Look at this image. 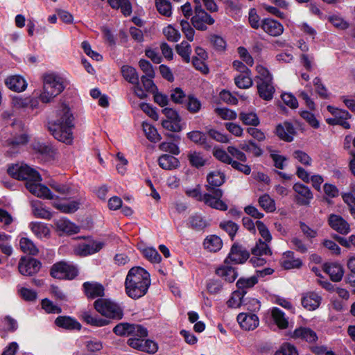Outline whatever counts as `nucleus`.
<instances>
[{
  "label": "nucleus",
  "mask_w": 355,
  "mask_h": 355,
  "mask_svg": "<svg viewBox=\"0 0 355 355\" xmlns=\"http://www.w3.org/2000/svg\"><path fill=\"white\" fill-rule=\"evenodd\" d=\"M8 173L15 179L26 180V187L34 196L44 199L54 198L50 189L40 183L42 177L40 173L27 164H12L8 168Z\"/></svg>",
  "instance_id": "obj_1"
},
{
  "label": "nucleus",
  "mask_w": 355,
  "mask_h": 355,
  "mask_svg": "<svg viewBox=\"0 0 355 355\" xmlns=\"http://www.w3.org/2000/svg\"><path fill=\"white\" fill-rule=\"evenodd\" d=\"M113 331L120 336H131L128 344L134 349L148 354H155L158 349L155 342L144 339L148 336V331L140 324L120 323L114 327Z\"/></svg>",
  "instance_id": "obj_2"
},
{
  "label": "nucleus",
  "mask_w": 355,
  "mask_h": 355,
  "mask_svg": "<svg viewBox=\"0 0 355 355\" xmlns=\"http://www.w3.org/2000/svg\"><path fill=\"white\" fill-rule=\"evenodd\" d=\"M73 119L69 107L65 104H61L56 110L55 119L49 123V129L54 138L71 144L73 141Z\"/></svg>",
  "instance_id": "obj_3"
},
{
  "label": "nucleus",
  "mask_w": 355,
  "mask_h": 355,
  "mask_svg": "<svg viewBox=\"0 0 355 355\" xmlns=\"http://www.w3.org/2000/svg\"><path fill=\"white\" fill-rule=\"evenodd\" d=\"M150 285L149 273L141 267H133L128 272L125 281L126 294L132 299L144 296Z\"/></svg>",
  "instance_id": "obj_4"
},
{
  "label": "nucleus",
  "mask_w": 355,
  "mask_h": 355,
  "mask_svg": "<svg viewBox=\"0 0 355 355\" xmlns=\"http://www.w3.org/2000/svg\"><path fill=\"white\" fill-rule=\"evenodd\" d=\"M65 88L64 80L54 73L43 75V89L38 96L43 103L51 102Z\"/></svg>",
  "instance_id": "obj_5"
},
{
  "label": "nucleus",
  "mask_w": 355,
  "mask_h": 355,
  "mask_svg": "<svg viewBox=\"0 0 355 355\" xmlns=\"http://www.w3.org/2000/svg\"><path fill=\"white\" fill-rule=\"evenodd\" d=\"M207 184L205 185L207 191L212 195V198L218 202H223L221 198L223 191L218 187L225 182V175L220 171L216 170L209 172L207 175Z\"/></svg>",
  "instance_id": "obj_6"
},
{
  "label": "nucleus",
  "mask_w": 355,
  "mask_h": 355,
  "mask_svg": "<svg viewBox=\"0 0 355 355\" xmlns=\"http://www.w3.org/2000/svg\"><path fill=\"white\" fill-rule=\"evenodd\" d=\"M185 193L189 197L195 198L198 201L203 202L206 205L211 208L221 211L227 209V205L224 202L216 201L209 192L202 194L201 193V187L199 184L196 185L194 188L187 189Z\"/></svg>",
  "instance_id": "obj_7"
},
{
  "label": "nucleus",
  "mask_w": 355,
  "mask_h": 355,
  "mask_svg": "<svg viewBox=\"0 0 355 355\" xmlns=\"http://www.w3.org/2000/svg\"><path fill=\"white\" fill-rule=\"evenodd\" d=\"M94 308L102 315L110 318L120 319L123 315V311L115 302L104 298L98 299L94 302Z\"/></svg>",
  "instance_id": "obj_8"
},
{
  "label": "nucleus",
  "mask_w": 355,
  "mask_h": 355,
  "mask_svg": "<svg viewBox=\"0 0 355 355\" xmlns=\"http://www.w3.org/2000/svg\"><path fill=\"white\" fill-rule=\"evenodd\" d=\"M51 275L56 279H72L78 275L77 268L64 261L55 263L51 269Z\"/></svg>",
  "instance_id": "obj_9"
},
{
  "label": "nucleus",
  "mask_w": 355,
  "mask_h": 355,
  "mask_svg": "<svg viewBox=\"0 0 355 355\" xmlns=\"http://www.w3.org/2000/svg\"><path fill=\"white\" fill-rule=\"evenodd\" d=\"M193 26L199 31H206L207 25L214 24V19L204 9L194 11V15L191 18Z\"/></svg>",
  "instance_id": "obj_10"
},
{
  "label": "nucleus",
  "mask_w": 355,
  "mask_h": 355,
  "mask_svg": "<svg viewBox=\"0 0 355 355\" xmlns=\"http://www.w3.org/2000/svg\"><path fill=\"white\" fill-rule=\"evenodd\" d=\"M249 256V252L242 246L234 244L227 257L225 260V263L227 264H241L245 262Z\"/></svg>",
  "instance_id": "obj_11"
},
{
  "label": "nucleus",
  "mask_w": 355,
  "mask_h": 355,
  "mask_svg": "<svg viewBox=\"0 0 355 355\" xmlns=\"http://www.w3.org/2000/svg\"><path fill=\"white\" fill-rule=\"evenodd\" d=\"M41 263L33 258L22 257L19 261L18 268L22 275L31 276L39 272Z\"/></svg>",
  "instance_id": "obj_12"
},
{
  "label": "nucleus",
  "mask_w": 355,
  "mask_h": 355,
  "mask_svg": "<svg viewBox=\"0 0 355 355\" xmlns=\"http://www.w3.org/2000/svg\"><path fill=\"white\" fill-rule=\"evenodd\" d=\"M237 321L245 331L254 330L259 324V318L254 313H241L237 315Z\"/></svg>",
  "instance_id": "obj_13"
},
{
  "label": "nucleus",
  "mask_w": 355,
  "mask_h": 355,
  "mask_svg": "<svg viewBox=\"0 0 355 355\" xmlns=\"http://www.w3.org/2000/svg\"><path fill=\"white\" fill-rule=\"evenodd\" d=\"M103 247V243L100 241H90L87 243H80L74 248V253L76 255L86 257L100 251Z\"/></svg>",
  "instance_id": "obj_14"
},
{
  "label": "nucleus",
  "mask_w": 355,
  "mask_h": 355,
  "mask_svg": "<svg viewBox=\"0 0 355 355\" xmlns=\"http://www.w3.org/2000/svg\"><path fill=\"white\" fill-rule=\"evenodd\" d=\"M322 297L316 292L309 291L302 294L301 303L308 311L316 310L320 305Z\"/></svg>",
  "instance_id": "obj_15"
},
{
  "label": "nucleus",
  "mask_w": 355,
  "mask_h": 355,
  "mask_svg": "<svg viewBox=\"0 0 355 355\" xmlns=\"http://www.w3.org/2000/svg\"><path fill=\"white\" fill-rule=\"evenodd\" d=\"M330 227L335 231L342 234H347L350 231L349 225L340 216L331 214L328 219Z\"/></svg>",
  "instance_id": "obj_16"
},
{
  "label": "nucleus",
  "mask_w": 355,
  "mask_h": 355,
  "mask_svg": "<svg viewBox=\"0 0 355 355\" xmlns=\"http://www.w3.org/2000/svg\"><path fill=\"white\" fill-rule=\"evenodd\" d=\"M261 27L266 33L273 37L279 36L284 32L282 24L270 18L263 19Z\"/></svg>",
  "instance_id": "obj_17"
},
{
  "label": "nucleus",
  "mask_w": 355,
  "mask_h": 355,
  "mask_svg": "<svg viewBox=\"0 0 355 355\" xmlns=\"http://www.w3.org/2000/svg\"><path fill=\"white\" fill-rule=\"evenodd\" d=\"M293 190L297 193V200L300 205H307L313 198V194L309 188L303 184L296 183L293 185Z\"/></svg>",
  "instance_id": "obj_18"
},
{
  "label": "nucleus",
  "mask_w": 355,
  "mask_h": 355,
  "mask_svg": "<svg viewBox=\"0 0 355 355\" xmlns=\"http://www.w3.org/2000/svg\"><path fill=\"white\" fill-rule=\"evenodd\" d=\"M281 266L286 270L300 268L302 262L300 259L295 258L292 251L285 252L280 259Z\"/></svg>",
  "instance_id": "obj_19"
},
{
  "label": "nucleus",
  "mask_w": 355,
  "mask_h": 355,
  "mask_svg": "<svg viewBox=\"0 0 355 355\" xmlns=\"http://www.w3.org/2000/svg\"><path fill=\"white\" fill-rule=\"evenodd\" d=\"M295 134V128L291 123L284 122L276 127V135L285 141H292Z\"/></svg>",
  "instance_id": "obj_20"
},
{
  "label": "nucleus",
  "mask_w": 355,
  "mask_h": 355,
  "mask_svg": "<svg viewBox=\"0 0 355 355\" xmlns=\"http://www.w3.org/2000/svg\"><path fill=\"white\" fill-rule=\"evenodd\" d=\"M5 83L10 89L18 92H23L27 87L24 78L17 75L8 77L5 80Z\"/></svg>",
  "instance_id": "obj_21"
},
{
  "label": "nucleus",
  "mask_w": 355,
  "mask_h": 355,
  "mask_svg": "<svg viewBox=\"0 0 355 355\" xmlns=\"http://www.w3.org/2000/svg\"><path fill=\"white\" fill-rule=\"evenodd\" d=\"M56 229L62 234H72L79 232V227L67 218H60L55 223Z\"/></svg>",
  "instance_id": "obj_22"
},
{
  "label": "nucleus",
  "mask_w": 355,
  "mask_h": 355,
  "mask_svg": "<svg viewBox=\"0 0 355 355\" xmlns=\"http://www.w3.org/2000/svg\"><path fill=\"white\" fill-rule=\"evenodd\" d=\"M85 293L88 297L95 298L104 295V287L97 282H85L83 284Z\"/></svg>",
  "instance_id": "obj_23"
},
{
  "label": "nucleus",
  "mask_w": 355,
  "mask_h": 355,
  "mask_svg": "<svg viewBox=\"0 0 355 355\" xmlns=\"http://www.w3.org/2000/svg\"><path fill=\"white\" fill-rule=\"evenodd\" d=\"M257 90L259 96L266 101H270L273 97L275 88L271 81L257 82Z\"/></svg>",
  "instance_id": "obj_24"
},
{
  "label": "nucleus",
  "mask_w": 355,
  "mask_h": 355,
  "mask_svg": "<svg viewBox=\"0 0 355 355\" xmlns=\"http://www.w3.org/2000/svg\"><path fill=\"white\" fill-rule=\"evenodd\" d=\"M293 338H301L309 343L315 342L318 339L316 333L312 329L306 327L296 329L292 335Z\"/></svg>",
  "instance_id": "obj_25"
},
{
  "label": "nucleus",
  "mask_w": 355,
  "mask_h": 355,
  "mask_svg": "<svg viewBox=\"0 0 355 355\" xmlns=\"http://www.w3.org/2000/svg\"><path fill=\"white\" fill-rule=\"evenodd\" d=\"M55 324L68 330H80L81 324L75 319L69 316H59L55 321Z\"/></svg>",
  "instance_id": "obj_26"
},
{
  "label": "nucleus",
  "mask_w": 355,
  "mask_h": 355,
  "mask_svg": "<svg viewBox=\"0 0 355 355\" xmlns=\"http://www.w3.org/2000/svg\"><path fill=\"white\" fill-rule=\"evenodd\" d=\"M324 268V271L329 275L332 281L338 282L342 279L343 276V270L340 264H325Z\"/></svg>",
  "instance_id": "obj_27"
},
{
  "label": "nucleus",
  "mask_w": 355,
  "mask_h": 355,
  "mask_svg": "<svg viewBox=\"0 0 355 355\" xmlns=\"http://www.w3.org/2000/svg\"><path fill=\"white\" fill-rule=\"evenodd\" d=\"M203 245L208 251L216 252L222 248L223 241L218 236L209 235L205 239Z\"/></svg>",
  "instance_id": "obj_28"
},
{
  "label": "nucleus",
  "mask_w": 355,
  "mask_h": 355,
  "mask_svg": "<svg viewBox=\"0 0 355 355\" xmlns=\"http://www.w3.org/2000/svg\"><path fill=\"white\" fill-rule=\"evenodd\" d=\"M158 164L164 170H173L178 168L180 162L176 157L164 154L159 157Z\"/></svg>",
  "instance_id": "obj_29"
},
{
  "label": "nucleus",
  "mask_w": 355,
  "mask_h": 355,
  "mask_svg": "<svg viewBox=\"0 0 355 355\" xmlns=\"http://www.w3.org/2000/svg\"><path fill=\"white\" fill-rule=\"evenodd\" d=\"M32 232L39 239L47 238L50 235V229L44 223L32 222L29 225Z\"/></svg>",
  "instance_id": "obj_30"
},
{
  "label": "nucleus",
  "mask_w": 355,
  "mask_h": 355,
  "mask_svg": "<svg viewBox=\"0 0 355 355\" xmlns=\"http://www.w3.org/2000/svg\"><path fill=\"white\" fill-rule=\"evenodd\" d=\"M216 273L229 282H234L238 276L235 268L232 266H222L216 269Z\"/></svg>",
  "instance_id": "obj_31"
},
{
  "label": "nucleus",
  "mask_w": 355,
  "mask_h": 355,
  "mask_svg": "<svg viewBox=\"0 0 355 355\" xmlns=\"http://www.w3.org/2000/svg\"><path fill=\"white\" fill-rule=\"evenodd\" d=\"M272 317L279 329H284L288 327V319L285 317L284 313L279 308L275 307L272 309Z\"/></svg>",
  "instance_id": "obj_32"
},
{
  "label": "nucleus",
  "mask_w": 355,
  "mask_h": 355,
  "mask_svg": "<svg viewBox=\"0 0 355 355\" xmlns=\"http://www.w3.org/2000/svg\"><path fill=\"white\" fill-rule=\"evenodd\" d=\"M142 128L146 138L149 141L156 143L161 140V135L153 125L148 123L143 122Z\"/></svg>",
  "instance_id": "obj_33"
},
{
  "label": "nucleus",
  "mask_w": 355,
  "mask_h": 355,
  "mask_svg": "<svg viewBox=\"0 0 355 355\" xmlns=\"http://www.w3.org/2000/svg\"><path fill=\"white\" fill-rule=\"evenodd\" d=\"M107 2L113 8H121L125 16H128L132 12V6L129 0H107Z\"/></svg>",
  "instance_id": "obj_34"
},
{
  "label": "nucleus",
  "mask_w": 355,
  "mask_h": 355,
  "mask_svg": "<svg viewBox=\"0 0 355 355\" xmlns=\"http://www.w3.org/2000/svg\"><path fill=\"white\" fill-rule=\"evenodd\" d=\"M189 227L196 231L203 230L209 225L207 221L199 214H194L190 216L189 218Z\"/></svg>",
  "instance_id": "obj_35"
},
{
  "label": "nucleus",
  "mask_w": 355,
  "mask_h": 355,
  "mask_svg": "<svg viewBox=\"0 0 355 355\" xmlns=\"http://www.w3.org/2000/svg\"><path fill=\"white\" fill-rule=\"evenodd\" d=\"M121 73L123 78L130 83H138L139 75L134 67L124 65L121 67Z\"/></svg>",
  "instance_id": "obj_36"
},
{
  "label": "nucleus",
  "mask_w": 355,
  "mask_h": 355,
  "mask_svg": "<svg viewBox=\"0 0 355 355\" xmlns=\"http://www.w3.org/2000/svg\"><path fill=\"white\" fill-rule=\"evenodd\" d=\"M259 206L266 212H273L276 209L275 200L268 194H263L259 198Z\"/></svg>",
  "instance_id": "obj_37"
},
{
  "label": "nucleus",
  "mask_w": 355,
  "mask_h": 355,
  "mask_svg": "<svg viewBox=\"0 0 355 355\" xmlns=\"http://www.w3.org/2000/svg\"><path fill=\"white\" fill-rule=\"evenodd\" d=\"M176 51L180 55L182 60L189 63L190 62V55L191 53V46L186 41H182L180 44L176 45Z\"/></svg>",
  "instance_id": "obj_38"
},
{
  "label": "nucleus",
  "mask_w": 355,
  "mask_h": 355,
  "mask_svg": "<svg viewBox=\"0 0 355 355\" xmlns=\"http://www.w3.org/2000/svg\"><path fill=\"white\" fill-rule=\"evenodd\" d=\"M235 85L241 89H248L253 85L251 73L239 74L234 78Z\"/></svg>",
  "instance_id": "obj_39"
},
{
  "label": "nucleus",
  "mask_w": 355,
  "mask_h": 355,
  "mask_svg": "<svg viewBox=\"0 0 355 355\" xmlns=\"http://www.w3.org/2000/svg\"><path fill=\"white\" fill-rule=\"evenodd\" d=\"M21 250L24 252L31 255L37 254L39 250L33 242L26 237H23L19 241Z\"/></svg>",
  "instance_id": "obj_40"
},
{
  "label": "nucleus",
  "mask_w": 355,
  "mask_h": 355,
  "mask_svg": "<svg viewBox=\"0 0 355 355\" xmlns=\"http://www.w3.org/2000/svg\"><path fill=\"white\" fill-rule=\"evenodd\" d=\"M239 119L246 125L257 126L259 124V119L253 112H241Z\"/></svg>",
  "instance_id": "obj_41"
},
{
  "label": "nucleus",
  "mask_w": 355,
  "mask_h": 355,
  "mask_svg": "<svg viewBox=\"0 0 355 355\" xmlns=\"http://www.w3.org/2000/svg\"><path fill=\"white\" fill-rule=\"evenodd\" d=\"M32 209L35 216L41 218L48 219L51 216V213L42 207L40 201L32 202Z\"/></svg>",
  "instance_id": "obj_42"
},
{
  "label": "nucleus",
  "mask_w": 355,
  "mask_h": 355,
  "mask_svg": "<svg viewBox=\"0 0 355 355\" xmlns=\"http://www.w3.org/2000/svg\"><path fill=\"white\" fill-rule=\"evenodd\" d=\"M82 318L87 324L96 327H103L108 324L107 320L93 316L89 312H84L82 314Z\"/></svg>",
  "instance_id": "obj_43"
},
{
  "label": "nucleus",
  "mask_w": 355,
  "mask_h": 355,
  "mask_svg": "<svg viewBox=\"0 0 355 355\" xmlns=\"http://www.w3.org/2000/svg\"><path fill=\"white\" fill-rule=\"evenodd\" d=\"M252 254L254 256L271 254V250L268 243L259 240V242L257 243L256 245L252 249Z\"/></svg>",
  "instance_id": "obj_44"
},
{
  "label": "nucleus",
  "mask_w": 355,
  "mask_h": 355,
  "mask_svg": "<svg viewBox=\"0 0 355 355\" xmlns=\"http://www.w3.org/2000/svg\"><path fill=\"white\" fill-rule=\"evenodd\" d=\"M313 83L315 87V92L321 98L327 99L330 97V93L320 78H315Z\"/></svg>",
  "instance_id": "obj_45"
},
{
  "label": "nucleus",
  "mask_w": 355,
  "mask_h": 355,
  "mask_svg": "<svg viewBox=\"0 0 355 355\" xmlns=\"http://www.w3.org/2000/svg\"><path fill=\"white\" fill-rule=\"evenodd\" d=\"M240 148L247 153H252L255 157H259L262 155L263 151L254 142L250 141L248 143L241 144Z\"/></svg>",
  "instance_id": "obj_46"
},
{
  "label": "nucleus",
  "mask_w": 355,
  "mask_h": 355,
  "mask_svg": "<svg viewBox=\"0 0 355 355\" xmlns=\"http://www.w3.org/2000/svg\"><path fill=\"white\" fill-rule=\"evenodd\" d=\"M257 282V277L253 275L248 278H240L236 282V286L239 289L245 290L253 287Z\"/></svg>",
  "instance_id": "obj_47"
},
{
  "label": "nucleus",
  "mask_w": 355,
  "mask_h": 355,
  "mask_svg": "<svg viewBox=\"0 0 355 355\" xmlns=\"http://www.w3.org/2000/svg\"><path fill=\"white\" fill-rule=\"evenodd\" d=\"M256 71L257 72V75L256 76L257 83L271 81L272 80V75L270 73L269 71L263 65H257Z\"/></svg>",
  "instance_id": "obj_48"
},
{
  "label": "nucleus",
  "mask_w": 355,
  "mask_h": 355,
  "mask_svg": "<svg viewBox=\"0 0 355 355\" xmlns=\"http://www.w3.org/2000/svg\"><path fill=\"white\" fill-rule=\"evenodd\" d=\"M55 207L64 213H73L79 208V203L77 201L55 204Z\"/></svg>",
  "instance_id": "obj_49"
},
{
  "label": "nucleus",
  "mask_w": 355,
  "mask_h": 355,
  "mask_svg": "<svg viewBox=\"0 0 355 355\" xmlns=\"http://www.w3.org/2000/svg\"><path fill=\"white\" fill-rule=\"evenodd\" d=\"M270 152V156L274 162L275 166L279 169H283L285 166V162L287 160L286 157L277 153L276 150H272L270 148H268Z\"/></svg>",
  "instance_id": "obj_50"
},
{
  "label": "nucleus",
  "mask_w": 355,
  "mask_h": 355,
  "mask_svg": "<svg viewBox=\"0 0 355 355\" xmlns=\"http://www.w3.org/2000/svg\"><path fill=\"white\" fill-rule=\"evenodd\" d=\"M215 113L223 120H234L237 117L236 112L226 107L215 109Z\"/></svg>",
  "instance_id": "obj_51"
},
{
  "label": "nucleus",
  "mask_w": 355,
  "mask_h": 355,
  "mask_svg": "<svg viewBox=\"0 0 355 355\" xmlns=\"http://www.w3.org/2000/svg\"><path fill=\"white\" fill-rule=\"evenodd\" d=\"M156 7L160 14L167 17L171 15V5L169 1L166 0H156Z\"/></svg>",
  "instance_id": "obj_52"
},
{
  "label": "nucleus",
  "mask_w": 355,
  "mask_h": 355,
  "mask_svg": "<svg viewBox=\"0 0 355 355\" xmlns=\"http://www.w3.org/2000/svg\"><path fill=\"white\" fill-rule=\"evenodd\" d=\"M189 163L196 168L203 166L205 164V159L202 155L197 152H192L188 155Z\"/></svg>",
  "instance_id": "obj_53"
},
{
  "label": "nucleus",
  "mask_w": 355,
  "mask_h": 355,
  "mask_svg": "<svg viewBox=\"0 0 355 355\" xmlns=\"http://www.w3.org/2000/svg\"><path fill=\"white\" fill-rule=\"evenodd\" d=\"M214 156L219 161L230 164L232 162V158L230 155L229 153L222 148H214L213 152Z\"/></svg>",
  "instance_id": "obj_54"
},
{
  "label": "nucleus",
  "mask_w": 355,
  "mask_h": 355,
  "mask_svg": "<svg viewBox=\"0 0 355 355\" xmlns=\"http://www.w3.org/2000/svg\"><path fill=\"white\" fill-rule=\"evenodd\" d=\"M181 119L178 120H169L164 119L162 122L163 128L171 132H180L182 130L180 125Z\"/></svg>",
  "instance_id": "obj_55"
},
{
  "label": "nucleus",
  "mask_w": 355,
  "mask_h": 355,
  "mask_svg": "<svg viewBox=\"0 0 355 355\" xmlns=\"http://www.w3.org/2000/svg\"><path fill=\"white\" fill-rule=\"evenodd\" d=\"M327 110L340 122L343 119H348L350 118V114L344 110H340L331 105L327 107Z\"/></svg>",
  "instance_id": "obj_56"
},
{
  "label": "nucleus",
  "mask_w": 355,
  "mask_h": 355,
  "mask_svg": "<svg viewBox=\"0 0 355 355\" xmlns=\"http://www.w3.org/2000/svg\"><path fill=\"white\" fill-rule=\"evenodd\" d=\"M180 26L181 30L182 33L184 34L187 39L189 41L192 42L194 38L195 31L193 28L191 26L189 21L187 19H182L180 21Z\"/></svg>",
  "instance_id": "obj_57"
},
{
  "label": "nucleus",
  "mask_w": 355,
  "mask_h": 355,
  "mask_svg": "<svg viewBox=\"0 0 355 355\" xmlns=\"http://www.w3.org/2000/svg\"><path fill=\"white\" fill-rule=\"evenodd\" d=\"M144 257L152 263H159L162 257L158 252L153 248H147L143 250Z\"/></svg>",
  "instance_id": "obj_58"
},
{
  "label": "nucleus",
  "mask_w": 355,
  "mask_h": 355,
  "mask_svg": "<svg viewBox=\"0 0 355 355\" xmlns=\"http://www.w3.org/2000/svg\"><path fill=\"white\" fill-rule=\"evenodd\" d=\"M188 138L196 144L205 145L206 144V135L200 131H191L187 133Z\"/></svg>",
  "instance_id": "obj_59"
},
{
  "label": "nucleus",
  "mask_w": 355,
  "mask_h": 355,
  "mask_svg": "<svg viewBox=\"0 0 355 355\" xmlns=\"http://www.w3.org/2000/svg\"><path fill=\"white\" fill-rule=\"evenodd\" d=\"M163 33L168 41L178 42L180 39V33L171 26H168L163 30Z\"/></svg>",
  "instance_id": "obj_60"
},
{
  "label": "nucleus",
  "mask_w": 355,
  "mask_h": 355,
  "mask_svg": "<svg viewBox=\"0 0 355 355\" xmlns=\"http://www.w3.org/2000/svg\"><path fill=\"white\" fill-rule=\"evenodd\" d=\"M139 66L142 71L145 73L144 76H148L149 78L155 77V71L150 62L146 60L141 59L139 62Z\"/></svg>",
  "instance_id": "obj_61"
},
{
  "label": "nucleus",
  "mask_w": 355,
  "mask_h": 355,
  "mask_svg": "<svg viewBox=\"0 0 355 355\" xmlns=\"http://www.w3.org/2000/svg\"><path fill=\"white\" fill-rule=\"evenodd\" d=\"M275 355H298V352L294 345L290 343H284L275 352Z\"/></svg>",
  "instance_id": "obj_62"
},
{
  "label": "nucleus",
  "mask_w": 355,
  "mask_h": 355,
  "mask_svg": "<svg viewBox=\"0 0 355 355\" xmlns=\"http://www.w3.org/2000/svg\"><path fill=\"white\" fill-rule=\"evenodd\" d=\"M227 150L231 157H233L242 162H245L247 161V156L241 150V148L239 149L235 146H230L227 148Z\"/></svg>",
  "instance_id": "obj_63"
},
{
  "label": "nucleus",
  "mask_w": 355,
  "mask_h": 355,
  "mask_svg": "<svg viewBox=\"0 0 355 355\" xmlns=\"http://www.w3.org/2000/svg\"><path fill=\"white\" fill-rule=\"evenodd\" d=\"M343 201L347 205L352 215H355V197L350 193H342Z\"/></svg>",
  "instance_id": "obj_64"
}]
</instances>
